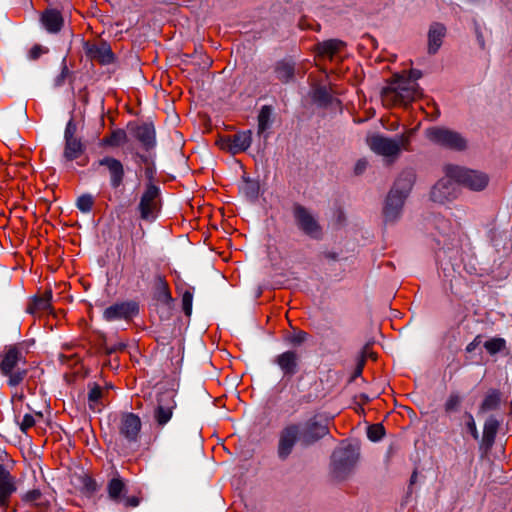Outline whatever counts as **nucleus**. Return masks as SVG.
<instances>
[{
    "instance_id": "f257e3e1",
    "label": "nucleus",
    "mask_w": 512,
    "mask_h": 512,
    "mask_svg": "<svg viewBox=\"0 0 512 512\" xmlns=\"http://www.w3.org/2000/svg\"><path fill=\"white\" fill-rule=\"evenodd\" d=\"M26 355L21 344L5 346L0 353V372L10 387L19 386L27 377Z\"/></svg>"
},
{
    "instance_id": "f03ea898",
    "label": "nucleus",
    "mask_w": 512,
    "mask_h": 512,
    "mask_svg": "<svg viewBox=\"0 0 512 512\" xmlns=\"http://www.w3.org/2000/svg\"><path fill=\"white\" fill-rule=\"evenodd\" d=\"M421 92L417 82L404 76H397L394 81L382 91V102L384 105L407 106L418 97Z\"/></svg>"
},
{
    "instance_id": "7ed1b4c3",
    "label": "nucleus",
    "mask_w": 512,
    "mask_h": 512,
    "mask_svg": "<svg viewBox=\"0 0 512 512\" xmlns=\"http://www.w3.org/2000/svg\"><path fill=\"white\" fill-rule=\"evenodd\" d=\"M413 175L405 173L395 183L389 192L383 209L385 222H395L401 211L412 186Z\"/></svg>"
},
{
    "instance_id": "20e7f679",
    "label": "nucleus",
    "mask_w": 512,
    "mask_h": 512,
    "mask_svg": "<svg viewBox=\"0 0 512 512\" xmlns=\"http://www.w3.org/2000/svg\"><path fill=\"white\" fill-rule=\"evenodd\" d=\"M359 458L358 451L351 445L339 447L332 454V475L337 480L347 478Z\"/></svg>"
},
{
    "instance_id": "39448f33",
    "label": "nucleus",
    "mask_w": 512,
    "mask_h": 512,
    "mask_svg": "<svg viewBox=\"0 0 512 512\" xmlns=\"http://www.w3.org/2000/svg\"><path fill=\"white\" fill-rule=\"evenodd\" d=\"M292 216L295 225L307 237L320 240L323 229L316 216L305 206L295 203L292 207Z\"/></svg>"
},
{
    "instance_id": "423d86ee",
    "label": "nucleus",
    "mask_w": 512,
    "mask_h": 512,
    "mask_svg": "<svg viewBox=\"0 0 512 512\" xmlns=\"http://www.w3.org/2000/svg\"><path fill=\"white\" fill-rule=\"evenodd\" d=\"M425 135L432 143L447 149L462 151L467 147L465 138L458 132L445 127H430Z\"/></svg>"
},
{
    "instance_id": "0eeeda50",
    "label": "nucleus",
    "mask_w": 512,
    "mask_h": 512,
    "mask_svg": "<svg viewBox=\"0 0 512 512\" xmlns=\"http://www.w3.org/2000/svg\"><path fill=\"white\" fill-rule=\"evenodd\" d=\"M444 172L447 176L454 178L458 185L462 184L471 190H482L488 184V177L486 174L468 170L460 166L446 165Z\"/></svg>"
},
{
    "instance_id": "6e6552de",
    "label": "nucleus",
    "mask_w": 512,
    "mask_h": 512,
    "mask_svg": "<svg viewBox=\"0 0 512 512\" xmlns=\"http://www.w3.org/2000/svg\"><path fill=\"white\" fill-rule=\"evenodd\" d=\"M142 421L140 417L132 412L121 415L118 423L119 439L128 446H136L140 438Z\"/></svg>"
},
{
    "instance_id": "1a4fd4ad",
    "label": "nucleus",
    "mask_w": 512,
    "mask_h": 512,
    "mask_svg": "<svg viewBox=\"0 0 512 512\" xmlns=\"http://www.w3.org/2000/svg\"><path fill=\"white\" fill-rule=\"evenodd\" d=\"M175 395L174 390H166L158 394L157 403L153 410V419L157 427L163 428L171 420L177 406Z\"/></svg>"
},
{
    "instance_id": "9d476101",
    "label": "nucleus",
    "mask_w": 512,
    "mask_h": 512,
    "mask_svg": "<svg viewBox=\"0 0 512 512\" xmlns=\"http://www.w3.org/2000/svg\"><path fill=\"white\" fill-rule=\"evenodd\" d=\"M298 442L300 443V424L291 423L283 427L278 434L277 457L281 461L287 460Z\"/></svg>"
},
{
    "instance_id": "9b49d317",
    "label": "nucleus",
    "mask_w": 512,
    "mask_h": 512,
    "mask_svg": "<svg viewBox=\"0 0 512 512\" xmlns=\"http://www.w3.org/2000/svg\"><path fill=\"white\" fill-rule=\"evenodd\" d=\"M138 208L142 219L151 220L156 217L160 209V189L158 186L152 183L146 186Z\"/></svg>"
},
{
    "instance_id": "f8f14e48",
    "label": "nucleus",
    "mask_w": 512,
    "mask_h": 512,
    "mask_svg": "<svg viewBox=\"0 0 512 512\" xmlns=\"http://www.w3.org/2000/svg\"><path fill=\"white\" fill-rule=\"evenodd\" d=\"M139 314V305L135 301L117 302L107 307L103 312L106 321H130Z\"/></svg>"
},
{
    "instance_id": "ddd939ff",
    "label": "nucleus",
    "mask_w": 512,
    "mask_h": 512,
    "mask_svg": "<svg viewBox=\"0 0 512 512\" xmlns=\"http://www.w3.org/2000/svg\"><path fill=\"white\" fill-rule=\"evenodd\" d=\"M458 183L454 178L445 174V177L440 179L431 190V199L434 202L444 204L457 198L458 196Z\"/></svg>"
},
{
    "instance_id": "4468645a",
    "label": "nucleus",
    "mask_w": 512,
    "mask_h": 512,
    "mask_svg": "<svg viewBox=\"0 0 512 512\" xmlns=\"http://www.w3.org/2000/svg\"><path fill=\"white\" fill-rule=\"evenodd\" d=\"M328 434V427L312 418L300 424V444L308 447Z\"/></svg>"
},
{
    "instance_id": "2eb2a0df",
    "label": "nucleus",
    "mask_w": 512,
    "mask_h": 512,
    "mask_svg": "<svg viewBox=\"0 0 512 512\" xmlns=\"http://www.w3.org/2000/svg\"><path fill=\"white\" fill-rule=\"evenodd\" d=\"M251 143L252 132L250 130L225 136L219 141L221 149L226 150L233 155L246 151L251 146Z\"/></svg>"
},
{
    "instance_id": "dca6fc26",
    "label": "nucleus",
    "mask_w": 512,
    "mask_h": 512,
    "mask_svg": "<svg viewBox=\"0 0 512 512\" xmlns=\"http://www.w3.org/2000/svg\"><path fill=\"white\" fill-rule=\"evenodd\" d=\"M100 167H104L109 175L110 186L113 189L119 188L125 177V169L123 163L112 156H105L96 163Z\"/></svg>"
},
{
    "instance_id": "f3484780",
    "label": "nucleus",
    "mask_w": 512,
    "mask_h": 512,
    "mask_svg": "<svg viewBox=\"0 0 512 512\" xmlns=\"http://www.w3.org/2000/svg\"><path fill=\"white\" fill-rule=\"evenodd\" d=\"M84 51L90 60L96 61L101 65L111 64L115 59L111 46L104 41L99 43L86 42L84 44Z\"/></svg>"
},
{
    "instance_id": "a211bd4d",
    "label": "nucleus",
    "mask_w": 512,
    "mask_h": 512,
    "mask_svg": "<svg viewBox=\"0 0 512 512\" xmlns=\"http://www.w3.org/2000/svg\"><path fill=\"white\" fill-rule=\"evenodd\" d=\"M370 148L377 154L385 157H397L400 153V146L397 140L381 135L369 139Z\"/></svg>"
},
{
    "instance_id": "6ab92c4d",
    "label": "nucleus",
    "mask_w": 512,
    "mask_h": 512,
    "mask_svg": "<svg viewBox=\"0 0 512 512\" xmlns=\"http://www.w3.org/2000/svg\"><path fill=\"white\" fill-rule=\"evenodd\" d=\"M15 477L0 464V509H6L12 494L16 491Z\"/></svg>"
},
{
    "instance_id": "aec40b11",
    "label": "nucleus",
    "mask_w": 512,
    "mask_h": 512,
    "mask_svg": "<svg viewBox=\"0 0 512 512\" xmlns=\"http://www.w3.org/2000/svg\"><path fill=\"white\" fill-rule=\"evenodd\" d=\"M52 291L47 290L41 295H35L30 299L26 312L33 315L34 317H40L45 313H49L52 310Z\"/></svg>"
},
{
    "instance_id": "412c9836",
    "label": "nucleus",
    "mask_w": 512,
    "mask_h": 512,
    "mask_svg": "<svg viewBox=\"0 0 512 512\" xmlns=\"http://www.w3.org/2000/svg\"><path fill=\"white\" fill-rule=\"evenodd\" d=\"M298 361V354L291 350L279 354L274 360L285 376H293L297 373Z\"/></svg>"
},
{
    "instance_id": "4be33fe9",
    "label": "nucleus",
    "mask_w": 512,
    "mask_h": 512,
    "mask_svg": "<svg viewBox=\"0 0 512 512\" xmlns=\"http://www.w3.org/2000/svg\"><path fill=\"white\" fill-rule=\"evenodd\" d=\"M41 22L49 33H58L63 27L64 19L59 10L49 8L42 13Z\"/></svg>"
},
{
    "instance_id": "5701e85b",
    "label": "nucleus",
    "mask_w": 512,
    "mask_h": 512,
    "mask_svg": "<svg viewBox=\"0 0 512 512\" xmlns=\"http://www.w3.org/2000/svg\"><path fill=\"white\" fill-rule=\"evenodd\" d=\"M446 34V28L443 24L434 22L430 25L428 31V53L435 54L442 45Z\"/></svg>"
},
{
    "instance_id": "b1692460",
    "label": "nucleus",
    "mask_w": 512,
    "mask_h": 512,
    "mask_svg": "<svg viewBox=\"0 0 512 512\" xmlns=\"http://www.w3.org/2000/svg\"><path fill=\"white\" fill-rule=\"evenodd\" d=\"M134 137L145 147L151 149L155 146V128L151 123H143L133 128Z\"/></svg>"
},
{
    "instance_id": "393cba45",
    "label": "nucleus",
    "mask_w": 512,
    "mask_h": 512,
    "mask_svg": "<svg viewBox=\"0 0 512 512\" xmlns=\"http://www.w3.org/2000/svg\"><path fill=\"white\" fill-rule=\"evenodd\" d=\"M345 46V43L341 40L330 39L318 43L315 46V51L319 57L328 58L332 60L334 56L339 53Z\"/></svg>"
},
{
    "instance_id": "a878e982",
    "label": "nucleus",
    "mask_w": 512,
    "mask_h": 512,
    "mask_svg": "<svg viewBox=\"0 0 512 512\" xmlns=\"http://www.w3.org/2000/svg\"><path fill=\"white\" fill-rule=\"evenodd\" d=\"M108 497L115 503H121L127 492L124 480L117 474L107 484Z\"/></svg>"
},
{
    "instance_id": "bb28decb",
    "label": "nucleus",
    "mask_w": 512,
    "mask_h": 512,
    "mask_svg": "<svg viewBox=\"0 0 512 512\" xmlns=\"http://www.w3.org/2000/svg\"><path fill=\"white\" fill-rule=\"evenodd\" d=\"M88 405L93 412H100L104 407L105 391L96 383L88 384Z\"/></svg>"
},
{
    "instance_id": "cd10ccee",
    "label": "nucleus",
    "mask_w": 512,
    "mask_h": 512,
    "mask_svg": "<svg viewBox=\"0 0 512 512\" xmlns=\"http://www.w3.org/2000/svg\"><path fill=\"white\" fill-rule=\"evenodd\" d=\"M63 156L67 161L78 159L85 151V145L81 138L64 140Z\"/></svg>"
},
{
    "instance_id": "c85d7f7f",
    "label": "nucleus",
    "mask_w": 512,
    "mask_h": 512,
    "mask_svg": "<svg viewBox=\"0 0 512 512\" xmlns=\"http://www.w3.org/2000/svg\"><path fill=\"white\" fill-rule=\"evenodd\" d=\"M274 73L279 81L287 83L294 77L295 65L289 59L280 60L275 64Z\"/></svg>"
},
{
    "instance_id": "c756f323",
    "label": "nucleus",
    "mask_w": 512,
    "mask_h": 512,
    "mask_svg": "<svg viewBox=\"0 0 512 512\" xmlns=\"http://www.w3.org/2000/svg\"><path fill=\"white\" fill-rule=\"evenodd\" d=\"M501 392L497 389L487 391L484 399L479 407L480 412H488L499 409L501 404Z\"/></svg>"
},
{
    "instance_id": "7c9ffc66",
    "label": "nucleus",
    "mask_w": 512,
    "mask_h": 512,
    "mask_svg": "<svg viewBox=\"0 0 512 512\" xmlns=\"http://www.w3.org/2000/svg\"><path fill=\"white\" fill-rule=\"evenodd\" d=\"M499 426H500L499 421L493 416H490L485 421L484 428H483V442L487 446L493 445V443L495 441L496 434L499 429Z\"/></svg>"
},
{
    "instance_id": "2f4dec72",
    "label": "nucleus",
    "mask_w": 512,
    "mask_h": 512,
    "mask_svg": "<svg viewBox=\"0 0 512 512\" xmlns=\"http://www.w3.org/2000/svg\"><path fill=\"white\" fill-rule=\"evenodd\" d=\"M127 140L126 132L123 129H116L107 137L103 138V144L111 147H119Z\"/></svg>"
},
{
    "instance_id": "473e14b6",
    "label": "nucleus",
    "mask_w": 512,
    "mask_h": 512,
    "mask_svg": "<svg viewBox=\"0 0 512 512\" xmlns=\"http://www.w3.org/2000/svg\"><path fill=\"white\" fill-rule=\"evenodd\" d=\"M145 232L141 230L139 235L132 236V247L129 253L131 260H135L138 253L142 254L145 251L146 243L144 241Z\"/></svg>"
},
{
    "instance_id": "72a5a7b5",
    "label": "nucleus",
    "mask_w": 512,
    "mask_h": 512,
    "mask_svg": "<svg viewBox=\"0 0 512 512\" xmlns=\"http://www.w3.org/2000/svg\"><path fill=\"white\" fill-rule=\"evenodd\" d=\"M484 347L490 355H495L506 348V341L500 337L492 338L484 343Z\"/></svg>"
},
{
    "instance_id": "f704fd0d",
    "label": "nucleus",
    "mask_w": 512,
    "mask_h": 512,
    "mask_svg": "<svg viewBox=\"0 0 512 512\" xmlns=\"http://www.w3.org/2000/svg\"><path fill=\"white\" fill-rule=\"evenodd\" d=\"M417 128L407 129L403 134L395 138L398 141L400 146V151L403 149L405 151L411 150V139L415 135Z\"/></svg>"
},
{
    "instance_id": "c9c22d12",
    "label": "nucleus",
    "mask_w": 512,
    "mask_h": 512,
    "mask_svg": "<svg viewBox=\"0 0 512 512\" xmlns=\"http://www.w3.org/2000/svg\"><path fill=\"white\" fill-rule=\"evenodd\" d=\"M93 205H94V198L90 194H83V195L79 196L77 199V202H76L77 208L83 213L90 212L93 208Z\"/></svg>"
},
{
    "instance_id": "e433bc0d",
    "label": "nucleus",
    "mask_w": 512,
    "mask_h": 512,
    "mask_svg": "<svg viewBox=\"0 0 512 512\" xmlns=\"http://www.w3.org/2000/svg\"><path fill=\"white\" fill-rule=\"evenodd\" d=\"M461 402L462 398L459 394L451 393L444 404V409L447 413L456 412L458 411Z\"/></svg>"
},
{
    "instance_id": "4c0bfd02",
    "label": "nucleus",
    "mask_w": 512,
    "mask_h": 512,
    "mask_svg": "<svg viewBox=\"0 0 512 512\" xmlns=\"http://www.w3.org/2000/svg\"><path fill=\"white\" fill-rule=\"evenodd\" d=\"M242 190L247 197L255 199L259 193V184L256 181L246 179Z\"/></svg>"
},
{
    "instance_id": "58836bf2",
    "label": "nucleus",
    "mask_w": 512,
    "mask_h": 512,
    "mask_svg": "<svg viewBox=\"0 0 512 512\" xmlns=\"http://www.w3.org/2000/svg\"><path fill=\"white\" fill-rule=\"evenodd\" d=\"M271 116V108L269 106H263L258 115V126L259 130L262 132L268 127V123Z\"/></svg>"
},
{
    "instance_id": "ea45409f",
    "label": "nucleus",
    "mask_w": 512,
    "mask_h": 512,
    "mask_svg": "<svg viewBox=\"0 0 512 512\" xmlns=\"http://www.w3.org/2000/svg\"><path fill=\"white\" fill-rule=\"evenodd\" d=\"M384 434L385 430L383 425L381 424L371 425L367 431L368 438L372 441L380 440L384 436Z\"/></svg>"
},
{
    "instance_id": "a19ab883",
    "label": "nucleus",
    "mask_w": 512,
    "mask_h": 512,
    "mask_svg": "<svg viewBox=\"0 0 512 512\" xmlns=\"http://www.w3.org/2000/svg\"><path fill=\"white\" fill-rule=\"evenodd\" d=\"M192 302L193 293L191 291H185L182 295V309L187 317H190L192 313Z\"/></svg>"
},
{
    "instance_id": "79ce46f5",
    "label": "nucleus",
    "mask_w": 512,
    "mask_h": 512,
    "mask_svg": "<svg viewBox=\"0 0 512 512\" xmlns=\"http://www.w3.org/2000/svg\"><path fill=\"white\" fill-rule=\"evenodd\" d=\"M308 339V333L303 330H298L287 337L290 344L294 346L301 345Z\"/></svg>"
},
{
    "instance_id": "37998d69",
    "label": "nucleus",
    "mask_w": 512,
    "mask_h": 512,
    "mask_svg": "<svg viewBox=\"0 0 512 512\" xmlns=\"http://www.w3.org/2000/svg\"><path fill=\"white\" fill-rule=\"evenodd\" d=\"M71 76V72L69 71L67 65L65 64V60H63V65L61 68V72L54 79V86L61 87L65 84L66 80Z\"/></svg>"
},
{
    "instance_id": "c03bdc74",
    "label": "nucleus",
    "mask_w": 512,
    "mask_h": 512,
    "mask_svg": "<svg viewBox=\"0 0 512 512\" xmlns=\"http://www.w3.org/2000/svg\"><path fill=\"white\" fill-rule=\"evenodd\" d=\"M313 97L321 104H327L330 101V94L325 87L316 88Z\"/></svg>"
},
{
    "instance_id": "a18cd8bd",
    "label": "nucleus",
    "mask_w": 512,
    "mask_h": 512,
    "mask_svg": "<svg viewBox=\"0 0 512 512\" xmlns=\"http://www.w3.org/2000/svg\"><path fill=\"white\" fill-rule=\"evenodd\" d=\"M79 138L77 136V124L73 119L69 120L66 124L64 131V140Z\"/></svg>"
},
{
    "instance_id": "49530a36",
    "label": "nucleus",
    "mask_w": 512,
    "mask_h": 512,
    "mask_svg": "<svg viewBox=\"0 0 512 512\" xmlns=\"http://www.w3.org/2000/svg\"><path fill=\"white\" fill-rule=\"evenodd\" d=\"M48 51H49L48 48L43 47L39 44H36L30 49V51L28 53V57L30 60L35 61V60L39 59L43 54L48 53Z\"/></svg>"
},
{
    "instance_id": "de8ad7c7",
    "label": "nucleus",
    "mask_w": 512,
    "mask_h": 512,
    "mask_svg": "<svg viewBox=\"0 0 512 512\" xmlns=\"http://www.w3.org/2000/svg\"><path fill=\"white\" fill-rule=\"evenodd\" d=\"M466 416L468 418V421L466 423L467 429L470 432V434L472 435V437L475 440H477L479 438V434H478V430H477L474 418L470 413H467Z\"/></svg>"
},
{
    "instance_id": "09e8293b",
    "label": "nucleus",
    "mask_w": 512,
    "mask_h": 512,
    "mask_svg": "<svg viewBox=\"0 0 512 512\" xmlns=\"http://www.w3.org/2000/svg\"><path fill=\"white\" fill-rule=\"evenodd\" d=\"M35 425V419L31 414H25L20 423V429L23 432H26L28 429L32 428Z\"/></svg>"
},
{
    "instance_id": "8fccbe9b",
    "label": "nucleus",
    "mask_w": 512,
    "mask_h": 512,
    "mask_svg": "<svg viewBox=\"0 0 512 512\" xmlns=\"http://www.w3.org/2000/svg\"><path fill=\"white\" fill-rule=\"evenodd\" d=\"M436 228L442 233V234H448L451 230V222L449 220H446L444 218H439L436 221Z\"/></svg>"
},
{
    "instance_id": "3c124183",
    "label": "nucleus",
    "mask_w": 512,
    "mask_h": 512,
    "mask_svg": "<svg viewBox=\"0 0 512 512\" xmlns=\"http://www.w3.org/2000/svg\"><path fill=\"white\" fill-rule=\"evenodd\" d=\"M41 497V492L37 489H34V490H31V491H28L24 497L25 501H28V502H36L40 499Z\"/></svg>"
},
{
    "instance_id": "603ef678",
    "label": "nucleus",
    "mask_w": 512,
    "mask_h": 512,
    "mask_svg": "<svg viewBox=\"0 0 512 512\" xmlns=\"http://www.w3.org/2000/svg\"><path fill=\"white\" fill-rule=\"evenodd\" d=\"M139 502L140 500L136 496H124V500L121 503H124L125 507H137L139 505Z\"/></svg>"
},
{
    "instance_id": "864d4df0",
    "label": "nucleus",
    "mask_w": 512,
    "mask_h": 512,
    "mask_svg": "<svg viewBox=\"0 0 512 512\" xmlns=\"http://www.w3.org/2000/svg\"><path fill=\"white\" fill-rule=\"evenodd\" d=\"M367 168V161L364 160V159H360L357 161L356 165H355V173L357 175L363 173Z\"/></svg>"
},
{
    "instance_id": "5fc2aeb1",
    "label": "nucleus",
    "mask_w": 512,
    "mask_h": 512,
    "mask_svg": "<svg viewBox=\"0 0 512 512\" xmlns=\"http://www.w3.org/2000/svg\"><path fill=\"white\" fill-rule=\"evenodd\" d=\"M160 284H161V290H162V294H163L164 299L166 301H169L171 299V293L169 291L167 282L161 280Z\"/></svg>"
},
{
    "instance_id": "6e6d98bb",
    "label": "nucleus",
    "mask_w": 512,
    "mask_h": 512,
    "mask_svg": "<svg viewBox=\"0 0 512 512\" xmlns=\"http://www.w3.org/2000/svg\"><path fill=\"white\" fill-rule=\"evenodd\" d=\"M481 343V335H478L474 338V340L469 343L466 347L467 352H472L476 349V347Z\"/></svg>"
},
{
    "instance_id": "4d7b16f0",
    "label": "nucleus",
    "mask_w": 512,
    "mask_h": 512,
    "mask_svg": "<svg viewBox=\"0 0 512 512\" xmlns=\"http://www.w3.org/2000/svg\"><path fill=\"white\" fill-rule=\"evenodd\" d=\"M421 77V72L418 71V70H412L410 72V76L408 78H410L411 80L415 81Z\"/></svg>"
},
{
    "instance_id": "13d9d810",
    "label": "nucleus",
    "mask_w": 512,
    "mask_h": 512,
    "mask_svg": "<svg viewBox=\"0 0 512 512\" xmlns=\"http://www.w3.org/2000/svg\"><path fill=\"white\" fill-rule=\"evenodd\" d=\"M124 348H125L124 344H119L118 346L107 348V352H108V354H112V353L116 352L117 350H123Z\"/></svg>"
},
{
    "instance_id": "bf43d9fd",
    "label": "nucleus",
    "mask_w": 512,
    "mask_h": 512,
    "mask_svg": "<svg viewBox=\"0 0 512 512\" xmlns=\"http://www.w3.org/2000/svg\"><path fill=\"white\" fill-rule=\"evenodd\" d=\"M365 357H371L373 359H376V355L373 352H368L367 348H365L364 351H363V359Z\"/></svg>"
},
{
    "instance_id": "052dcab7",
    "label": "nucleus",
    "mask_w": 512,
    "mask_h": 512,
    "mask_svg": "<svg viewBox=\"0 0 512 512\" xmlns=\"http://www.w3.org/2000/svg\"><path fill=\"white\" fill-rule=\"evenodd\" d=\"M364 365V359L361 360V362L358 364L357 373H361Z\"/></svg>"
},
{
    "instance_id": "680f3d73",
    "label": "nucleus",
    "mask_w": 512,
    "mask_h": 512,
    "mask_svg": "<svg viewBox=\"0 0 512 512\" xmlns=\"http://www.w3.org/2000/svg\"><path fill=\"white\" fill-rule=\"evenodd\" d=\"M416 479H417V473L413 472V474L411 475V479H410L411 484H414L416 482Z\"/></svg>"
},
{
    "instance_id": "e2e57ef3",
    "label": "nucleus",
    "mask_w": 512,
    "mask_h": 512,
    "mask_svg": "<svg viewBox=\"0 0 512 512\" xmlns=\"http://www.w3.org/2000/svg\"><path fill=\"white\" fill-rule=\"evenodd\" d=\"M146 174H147V176L152 175V170L150 168H147L146 169Z\"/></svg>"
}]
</instances>
